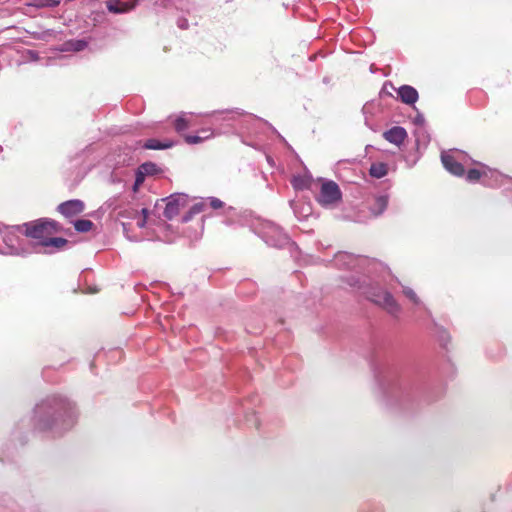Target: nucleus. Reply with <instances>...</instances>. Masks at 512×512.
Here are the masks:
<instances>
[{
  "label": "nucleus",
  "mask_w": 512,
  "mask_h": 512,
  "mask_svg": "<svg viewBox=\"0 0 512 512\" xmlns=\"http://www.w3.org/2000/svg\"><path fill=\"white\" fill-rule=\"evenodd\" d=\"M470 158L459 151H453L450 149V174L462 177L469 183L480 182L485 186L495 187L502 183L504 176L497 170L491 169L484 164H478L476 168H469L466 170L465 166H468Z\"/></svg>",
  "instance_id": "nucleus-1"
},
{
  "label": "nucleus",
  "mask_w": 512,
  "mask_h": 512,
  "mask_svg": "<svg viewBox=\"0 0 512 512\" xmlns=\"http://www.w3.org/2000/svg\"><path fill=\"white\" fill-rule=\"evenodd\" d=\"M25 227V236L38 240L39 244L49 248V252L65 248L68 241L61 237H52L57 231V223L47 219H40L35 222L27 223Z\"/></svg>",
  "instance_id": "nucleus-2"
},
{
  "label": "nucleus",
  "mask_w": 512,
  "mask_h": 512,
  "mask_svg": "<svg viewBox=\"0 0 512 512\" xmlns=\"http://www.w3.org/2000/svg\"><path fill=\"white\" fill-rule=\"evenodd\" d=\"M367 298L385 309L391 315H397L401 308L392 294L382 288L373 287L367 292Z\"/></svg>",
  "instance_id": "nucleus-3"
},
{
  "label": "nucleus",
  "mask_w": 512,
  "mask_h": 512,
  "mask_svg": "<svg viewBox=\"0 0 512 512\" xmlns=\"http://www.w3.org/2000/svg\"><path fill=\"white\" fill-rule=\"evenodd\" d=\"M367 298L385 309L391 315H397L401 308L392 294L382 288L373 287L367 292Z\"/></svg>",
  "instance_id": "nucleus-4"
},
{
  "label": "nucleus",
  "mask_w": 512,
  "mask_h": 512,
  "mask_svg": "<svg viewBox=\"0 0 512 512\" xmlns=\"http://www.w3.org/2000/svg\"><path fill=\"white\" fill-rule=\"evenodd\" d=\"M19 228H6L5 231L1 232L2 240L6 245L4 253L20 255L26 253L27 250L23 247L22 241L24 238H20L17 234Z\"/></svg>",
  "instance_id": "nucleus-5"
},
{
  "label": "nucleus",
  "mask_w": 512,
  "mask_h": 512,
  "mask_svg": "<svg viewBox=\"0 0 512 512\" xmlns=\"http://www.w3.org/2000/svg\"><path fill=\"white\" fill-rule=\"evenodd\" d=\"M162 201L166 203L164 216L167 219H172L177 216L184 207H186L188 203V196L183 193H175L162 199Z\"/></svg>",
  "instance_id": "nucleus-6"
},
{
  "label": "nucleus",
  "mask_w": 512,
  "mask_h": 512,
  "mask_svg": "<svg viewBox=\"0 0 512 512\" xmlns=\"http://www.w3.org/2000/svg\"><path fill=\"white\" fill-rule=\"evenodd\" d=\"M317 199L323 206L338 202L341 199L339 186L333 181L323 182Z\"/></svg>",
  "instance_id": "nucleus-7"
},
{
  "label": "nucleus",
  "mask_w": 512,
  "mask_h": 512,
  "mask_svg": "<svg viewBox=\"0 0 512 512\" xmlns=\"http://www.w3.org/2000/svg\"><path fill=\"white\" fill-rule=\"evenodd\" d=\"M262 237L268 245L274 247H282L289 242L288 236L282 229L271 223L265 226Z\"/></svg>",
  "instance_id": "nucleus-8"
},
{
  "label": "nucleus",
  "mask_w": 512,
  "mask_h": 512,
  "mask_svg": "<svg viewBox=\"0 0 512 512\" xmlns=\"http://www.w3.org/2000/svg\"><path fill=\"white\" fill-rule=\"evenodd\" d=\"M84 210V203L81 200L73 199L66 202L61 203L58 206V211L64 215L65 217H73Z\"/></svg>",
  "instance_id": "nucleus-9"
},
{
  "label": "nucleus",
  "mask_w": 512,
  "mask_h": 512,
  "mask_svg": "<svg viewBox=\"0 0 512 512\" xmlns=\"http://www.w3.org/2000/svg\"><path fill=\"white\" fill-rule=\"evenodd\" d=\"M384 138L395 145H401L407 137L406 130L403 127L395 126L384 132Z\"/></svg>",
  "instance_id": "nucleus-10"
},
{
  "label": "nucleus",
  "mask_w": 512,
  "mask_h": 512,
  "mask_svg": "<svg viewBox=\"0 0 512 512\" xmlns=\"http://www.w3.org/2000/svg\"><path fill=\"white\" fill-rule=\"evenodd\" d=\"M397 94L401 101L405 104L412 105L418 100L417 90L409 85H402L399 87Z\"/></svg>",
  "instance_id": "nucleus-11"
},
{
  "label": "nucleus",
  "mask_w": 512,
  "mask_h": 512,
  "mask_svg": "<svg viewBox=\"0 0 512 512\" xmlns=\"http://www.w3.org/2000/svg\"><path fill=\"white\" fill-rule=\"evenodd\" d=\"M134 8V4L120 0H109L107 2V9L111 13L121 14L131 11Z\"/></svg>",
  "instance_id": "nucleus-12"
},
{
  "label": "nucleus",
  "mask_w": 512,
  "mask_h": 512,
  "mask_svg": "<svg viewBox=\"0 0 512 512\" xmlns=\"http://www.w3.org/2000/svg\"><path fill=\"white\" fill-rule=\"evenodd\" d=\"M388 173L387 164L383 162H376L370 166L369 174L377 179L383 178Z\"/></svg>",
  "instance_id": "nucleus-13"
},
{
  "label": "nucleus",
  "mask_w": 512,
  "mask_h": 512,
  "mask_svg": "<svg viewBox=\"0 0 512 512\" xmlns=\"http://www.w3.org/2000/svg\"><path fill=\"white\" fill-rule=\"evenodd\" d=\"M172 146H173V142L172 141H168L167 140V141L161 142V141L156 140V139H149L143 145V147L146 148V149H154V150L167 149V148H170Z\"/></svg>",
  "instance_id": "nucleus-14"
},
{
  "label": "nucleus",
  "mask_w": 512,
  "mask_h": 512,
  "mask_svg": "<svg viewBox=\"0 0 512 512\" xmlns=\"http://www.w3.org/2000/svg\"><path fill=\"white\" fill-rule=\"evenodd\" d=\"M310 178L307 176H294L292 179V185L296 190H303L309 187Z\"/></svg>",
  "instance_id": "nucleus-15"
},
{
  "label": "nucleus",
  "mask_w": 512,
  "mask_h": 512,
  "mask_svg": "<svg viewBox=\"0 0 512 512\" xmlns=\"http://www.w3.org/2000/svg\"><path fill=\"white\" fill-rule=\"evenodd\" d=\"M201 133H206L205 136H200V135H188L185 137V140L187 143L189 144H197V143H200L201 141L205 140V139H208L210 138L213 133L209 130V129H204L201 131Z\"/></svg>",
  "instance_id": "nucleus-16"
},
{
  "label": "nucleus",
  "mask_w": 512,
  "mask_h": 512,
  "mask_svg": "<svg viewBox=\"0 0 512 512\" xmlns=\"http://www.w3.org/2000/svg\"><path fill=\"white\" fill-rule=\"evenodd\" d=\"M93 222L86 219H80L74 222V228L78 232H88L92 229Z\"/></svg>",
  "instance_id": "nucleus-17"
},
{
  "label": "nucleus",
  "mask_w": 512,
  "mask_h": 512,
  "mask_svg": "<svg viewBox=\"0 0 512 512\" xmlns=\"http://www.w3.org/2000/svg\"><path fill=\"white\" fill-rule=\"evenodd\" d=\"M174 125H175L176 131H178V132H181V131L185 130L186 128H188L189 120L187 118V114L182 113L181 115H179L176 118Z\"/></svg>",
  "instance_id": "nucleus-18"
},
{
  "label": "nucleus",
  "mask_w": 512,
  "mask_h": 512,
  "mask_svg": "<svg viewBox=\"0 0 512 512\" xmlns=\"http://www.w3.org/2000/svg\"><path fill=\"white\" fill-rule=\"evenodd\" d=\"M139 169H140V172L142 174H144V176H146V175H153V174H155L157 172V166L154 163H151V162L142 164L139 167Z\"/></svg>",
  "instance_id": "nucleus-19"
},
{
  "label": "nucleus",
  "mask_w": 512,
  "mask_h": 512,
  "mask_svg": "<svg viewBox=\"0 0 512 512\" xmlns=\"http://www.w3.org/2000/svg\"><path fill=\"white\" fill-rule=\"evenodd\" d=\"M59 4V0H34L33 5L36 7H56Z\"/></svg>",
  "instance_id": "nucleus-20"
},
{
  "label": "nucleus",
  "mask_w": 512,
  "mask_h": 512,
  "mask_svg": "<svg viewBox=\"0 0 512 512\" xmlns=\"http://www.w3.org/2000/svg\"><path fill=\"white\" fill-rule=\"evenodd\" d=\"M403 294L410 300L412 301L414 304L418 305L420 304V299L419 297L417 296V294L409 287H404L403 288Z\"/></svg>",
  "instance_id": "nucleus-21"
},
{
  "label": "nucleus",
  "mask_w": 512,
  "mask_h": 512,
  "mask_svg": "<svg viewBox=\"0 0 512 512\" xmlns=\"http://www.w3.org/2000/svg\"><path fill=\"white\" fill-rule=\"evenodd\" d=\"M375 204L379 209V213H381L388 205V198L386 196H380L376 199Z\"/></svg>",
  "instance_id": "nucleus-22"
},
{
  "label": "nucleus",
  "mask_w": 512,
  "mask_h": 512,
  "mask_svg": "<svg viewBox=\"0 0 512 512\" xmlns=\"http://www.w3.org/2000/svg\"><path fill=\"white\" fill-rule=\"evenodd\" d=\"M144 178H145L144 174H142V173L140 172V169L138 168V171H137V173H136V179H135V184H134V190H137L138 186H140V185L143 183Z\"/></svg>",
  "instance_id": "nucleus-23"
},
{
  "label": "nucleus",
  "mask_w": 512,
  "mask_h": 512,
  "mask_svg": "<svg viewBox=\"0 0 512 512\" xmlns=\"http://www.w3.org/2000/svg\"><path fill=\"white\" fill-rule=\"evenodd\" d=\"M209 202H210V206L213 209H219L223 206V202L218 198H210Z\"/></svg>",
  "instance_id": "nucleus-24"
},
{
  "label": "nucleus",
  "mask_w": 512,
  "mask_h": 512,
  "mask_svg": "<svg viewBox=\"0 0 512 512\" xmlns=\"http://www.w3.org/2000/svg\"><path fill=\"white\" fill-rule=\"evenodd\" d=\"M142 214H143V218L141 220H139L137 222V225L142 228L145 226V223H146V218H147V215H148V210L146 208L142 209Z\"/></svg>",
  "instance_id": "nucleus-25"
},
{
  "label": "nucleus",
  "mask_w": 512,
  "mask_h": 512,
  "mask_svg": "<svg viewBox=\"0 0 512 512\" xmlns=\"http://www.w3.org/2000/svg\"><path fill=\"white\" fill-rule=\"evenodd\" d=\"M441 162L444 168L448 170V154L445 151L441 152Z\"/></svg>",
  "instance_id": "nucleus-26"
},
{
  "label": "nucleus",
  "mask_w": 512,
  "mask_h": 512,
  "mask_svg": "<svg viewBox=\"0 0 512 512\" xmlns=\"http://www.w3.org/2000/svg\"><path fill=\"white\" fill-rule=\"evenodd\" d=\"M433 334L435 336H438V326L436 323H433Z\"/></svg>",
  "instance_id": "nucleus-27"
}]
</instances>
